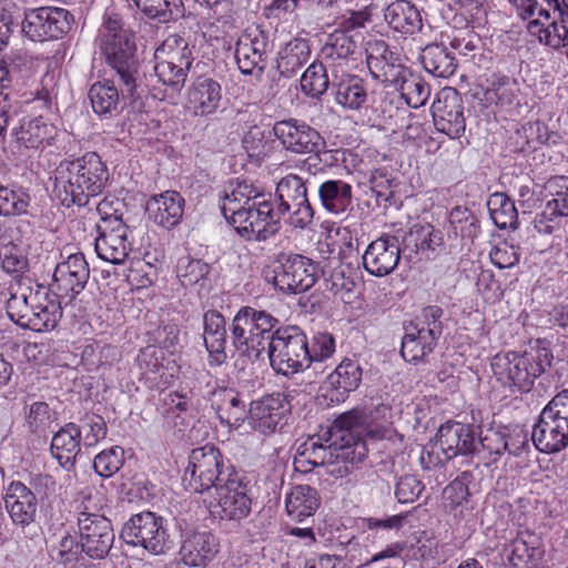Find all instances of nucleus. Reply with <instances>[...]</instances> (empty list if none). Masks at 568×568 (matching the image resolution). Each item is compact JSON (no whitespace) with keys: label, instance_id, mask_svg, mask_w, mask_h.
<instances>
[{"label":"nucleus","instance_id":"5fc2aeb1","mask_svg":"<svg viewBox=\"0 0 568 568\" xmlns=\"http://www.w3.org/2000/svg\"><path fill=\"white\" fill-rule=\"evenodd\" d=\"M52 128L42 118H36L23 122L14 135L18 142L28 149H38L51 138Z\"/></svg>","mask_w":568,"mask_h":568},{"label":"nucleus","instance_id":"09e8293b","mask_svg":"<svg viewBox=\"0 0 568 568\" xmlns=\"http://www.w3.org/2000/svg\"><path fill=\"white\" fill-rule=\"evenodd\" d=\"M88 95L97 114L111 115L118 110L120 93L119 89L111 81L93 83Z\"/></svg>","mask_w":568,"mask_h":568},{"label":"nucleus","instance_id":"338daca9","mask_svg":"<svg viewBox=\"0 0 568 568\" xmlns=\"http://www.w3.org/2000/svg\"><path fill=\"white\" fill-rule=\"evenodd\" d=\"M154 72L163 84L180 90L185 83L189 70L180 71V68L173 62L156 60Z\"/></svg>","mask_w":568,"mask_h":568},{"label":"nucleus","instance_id":"79ce46f5","mask_svg":"<svg viewBox=\"0 0 568 568\" xmlns=\"http://www.w3.org/2000/svg\"><path fill=\"white\" fill-rule=\"evenodd\" d=\"M189 41L179 34H170L155 51V60L173 62L182 70H190L194 57Z\"/></svg>","mask_w":568,"mask_h":568},{"label":"nucleus","instance_id":"c03bdc74","mask_svg":"<svg viewBox=\"0 0 568 568\" xmlns=\"http://www.w3.org/2000/svg\"><path fill=\"white\" fill-rule=\"evenodd\" d=\"M363 371L361 365L351 358L343 359L327 377V383L337 390L341 396L355 390L362 382Z\"/></svg>","mask_w":568,"mask_h":568},{"label":"nucleus","instance_id":"7c9ffc66","mask_svg":"<svg viewBox=\"0 0 568 568\" xmlns=\"http://www.w3.org/2000/svg\"><path fill=\"white\" fill-rule=\"evenodd\" d=\"M527 29L531 36H537L540 42L554 49L568 45V13L565 10L556 12L550 22L540 20V17L530 20Z\"/></svg>","mask_w":568,"mask_h":568},{"label":"nucleus","instance_id":"a878e982","mask_svg":"<svg viewBox=\"0 0 568 568\" xmlns=\"http://www.w3.org/2000/svg\"><path fill=\"white\" fill-rule=\"evenodd\" d=\"M544 555L534 535L520 534L503 550L505 568H535Z\"/></svg>","mask_w":568,"mask_h":568},{"label":"nucleus","instance_id":"0e129e2a","mask_svg":"<svg viewBox=\"0 0 568 568\" xmlns=\"http://www.w3.org/2000/svg\"><path fill=\"white\" fill-rule=\"evenodd\" d=\"M449 221L456 235L474 237L477 234V219L468 209L455 207L450 212Z\"/></svg>","mask_w":568,"mask_h":568},{"label":"nucleus","instance_id":"c756f323","mask_svg":"<svg viewBox=\"0 0 568 568\" xmlns=\"http://www.w3.org/2000/svg\"><path fill=\"white\" fill-rule=\"evenodd\" d=\"M203 325V339L210 354V363L221 365L227 357L225 320L217 311L210 310L204 313Z\"/></svg>","mask_w":568,"mask_h":568},{"label":"nucleus","instance_id":"ea45409f","mask_svg":"<svg viewBox=\"0 0 568 568\" xmlns=\"http://www.w3.org/2000/svg\"><path fill=\"white\" fill-rule=\"evenodd\" d=\"M333 84L336 103L346 110H359L368 99L365 82L357 75L347 74Z\"/></svg>","mask_w":568,"mask_h":568},{"label":"nucleus","instance_id":"9d476101","mask_svg":"<svg viewBox=\"0 0 568 568\" xmlns=\"http://www.w3.org/2000/svg\"><path fill=\"white\" fill-rule=\"evenodd\" d=\"M214 490L209 501L210 513L214 517L240 520L250 514L252 500L247 495V485L237 471H229L226 479L216 485Z\"/></svg>","mask_w":568,"mask_h":568},{"label":"nucleus","instance_id":"ddd939ff","mask_svg":"<svg viewBox=\"0 0 568 568\" xmlns=\"http://www.w3.org/2000/svg\"><path fill=\"white\" fill-rule=\"evenodd\" d=\"M274 135L277 138L282 146L295 154H321L326 155V142L317 130L307 123L287 119L276 121L273 125Z\"/></svg>","mask_w":568,"mask_h":568},{"label":"nucleus","instance_id":"6e6d98bb","mask_svg":"<svg viewBox=\"0 0 568 568\" xmlns=\"http://www.w3.org/2000/svg\"><path fill=\"white\" fill-rule=\"evenodd\" d=\"M405 240L414 243L417 251H432L440 247L444 243L443 233L430 224H415Z\"/></svg>","mask_w":568,"mask_h":568},{"label":"nucleus","instance_id":"a18cd8bd","mask_svg":"<svg viewBox=\"0 0 568 568\" xmlns=\"http://www.w3.org/2000/svg\"><path fill=\"white\" fill-rule=\"evenodd\" d=\"M329 67L323 59L316 60L308 65L301 77L302 92L313 99H320L329 88Z\"/></svg>","mask_w":568,"mask_h":568},{"label":"nucleus","instance_id":"37998d69","mask_svg":"<svg viewBox=\"0 0 568 568\" xmlns=\"http://www.w3.org/2000/svg\"><path fill=\"white\" fill-rule=\"evenodd\" d=\"M420 59L425 70L438 78H449L457 69L456 58L440 44L427 45Z\"/></svg>","mask_w":568,"mask_h":568},{"label":"nucleus","instance_id":"6e6552de","mask_svg":"<svg viewBox=\"0 0 568 568\" xmlns=\"http://www.w3.org/2000/svg\"><path fill=\"white\" fill-rule=\"evenodd\" d=\"M232 470L234 469L230 466L225 467L220 449L206 444L192 449L182 483L189 491L203 493L215 488L226 479L227 473Z\"/></svg>","mask_w":568,"mask_h":568},{"label":"nucleus","instance_id":"a211bd4d","mask_svg":"<svg viewBox=\"0 0 568 568\" xmlns=\"http://www.w3.org/2000/svg\"><path fill=\"white\" fill-rule=\"evenodd\" d=\"M463 110V101L456 90H442L432 105L436 129L452 139L459 138L466 129Z\"/></svg>","mask_w":568,"mask_h":568},{"label":"nucleus","instance_id":"13d9d810","mask_svg":"<svg viewBox=\"0 0 568 568\" xmlns=\"http://www.w3.org/2000/svg\"><path fill=\"white\" fill-rule=\"evenodd\" d=\"M81 430V440L85 447H93L103 440L108 433L106 423L102 416L88 414L77 424Z\"/></svg>","mask_w":568,"mask_h":568},{"label":"nucleus","instance_id":"20e7f679","mask_svg":"<svg viewBox=\"0 0 568 568\" xmlns=\"http://www.w3.org/2000/svg\"><path fill=\"white\" fill-rule=\"evenodd\" d=\"M100 49L120 78L122 94L134 99L139 80L135 42L132 33L122 28L118 17H108L104 21Z\"/></svg>","mask_w":568,"mask_h":568},{"label":"nucleus","instance_id":"412c9836","mask_svg":"<svg viewBox=\"0 0 568 568\" xmlns=\"http://www.w3.org/2000/svg\"><path fill=\"white\" fill-rule=\"evenodd\" d=\"M399 260L397 237L384 235L367 246L363 255V266L371 275L383 277L396 268Z\"/></svg>","mask_w":568,"mask_h":568},{"label":"nucleus","instance_id":"bf43d9fd","mask_svg":"<svg viewBox=\"0 0 568 568\" xmlns=\"http://www.w3.org/2000/svg\"><path fill=\"white\" fill-rule=\"evenodd\" d=\"M53 422V413L44 402H34L26 410V425L33 434H44Z\"/></svg>","mask_w":568,"mask_h":568},{"label":"nucleus","instance_id":"680f3d73","mask_svg":"<svg viewBox=\"0 0 568 568\" xmlns=\"http://www.w3.org/2000/svg\"><path fill=\"white\" fill-rule=\"evenodd\" d=\"M210 272V266L202 260L182 257L176 266L178 277L183 286H191L203 280Z\"/></svg>","mask_w":568,"mask_h":568},{"label":"nucleus","instance_id":"f704fd0d","mask_svg":"<svg viewBox=\"0 0 568 568\" xmlns=\"http://www.w3.org/2000/svg\"><path fill=\"white\" fill-rule=\"evenodd\" d=\"M321 504L318 491L310 485L294 486L285 498L287 515L296 521H303L315 514Z\"/></svg>","mask_w":568,"mask_h":568},{"label":"nucleus","instance_id":"8fccbe9b","mask_svg":"<svg viewBox=\"0 0 568 568\" xmlns=\"http://www.w3.org/2000/svg\"><path fill=\"white\" fill-rule=\"evenodd\" d=\"M487 206L494 224L500 229H516L518 225V213L515 203L504 193L493 194Z\"/></svg>","mask_w":568,"mask_h":568},{"label":"nucleus","instance_id":"49530a36","mask_svg":"<svg viewBox=\"0 0 568 568\" xmlns=\"http://www.w3.org/2000/svg\"><path fill=\"white\" fill-rule=\"evenodd\" d=\"M336 440H332L328 445H323L320 437H310L297 448V456L294 464L297 467L308 464L311 466H322L326 463H332L333 452L336 449Z\"/></svg>","mask_w":568,"mask_h":568},{"label":"nucleus","instance_id":"3c124183","mask_svg":"<svg viewBox=\"0 0 568 568\" xmlns=\"http://www.w3.org/2000/svg\"><path fill=\"white\" fill-rule=\"evenodd\" d=\"M365 424V416L361 409H352L341 414L329 429L328 440L359 439V433Z\"/></svg>","mask_w":568,"mask_h":568},{"label":"nucleus","instance_id":"4468645a","mask_svg":"<svg viewBox=\"0 0 568 568\" xmlns=\"http://www.w3.org/2000/svg\"><path fill=\"white\" fill-rule=\"evenodd\" d=\"M121 538L126 544L143 547L151 554H162L166 539L163 519L151 511L133 515L124 524Z\"/></svg>","mask_w":568,"mask_h":568},{"label":"nucleus","instance_id":"39448f33","mask_svg":"<svg viewBox=\"0 0 568 568\" xmlns=\"http://www.w3.org/2000/svg\"><path fill=\"white\" fill-rule=\"evenodd\" d=\"M277 324L278 321L270 313L244 306L232 321V343L247 357L258 359L274 337Z\"/></svg>","mask_w":568,"mask_h":568},{"label":"nucleus","instance_id":"f03ea898","mask_svg":"<svg viewBox=\"0 0 568 568\" xmlns=\"http://www.w3.org/2000/svg\"><path fill=\"white\" fill-rule=\"evenodd\" d=\"M6 308L12 322L34 332L53 329L62 316V307L57 295L51 294L50 290L42 285L10 286Z\"/></svg>","mask_w":568,"mask_h":568},{"label":"nucleus","instance_id":"393cba45","mask_svg":"<svg viewBox=\"0 0 568 568\" xmlns=\"http://www.w3.org/2000/svg\"><path fill=\"white\" fill-rule=\"evenodd\" d=\"M221 99L219 82L199 77L187 90L186 106L195 116H207L217 110Z\"/></svg>","mask_w":568,"mask_h":568},{"label":"nucleus","instance_id":"6ab92c4d","mask_svg":"<svg viewBox=\"0 0 568 568\" xmlns=\"http://www.w3.org/2000/svg\"><path fill=\"white\" fill-rule=\"evenodd\" d=\"M267 44V34L258 28H248L239 37L235 60L243 74H261L264 71Z\"/></svg>","mask_w":568,"mask_h":568},{"label":"nucleus","instance_id":"603ef678","mask_svg":"<svg viewBox=\"0 0 568 568\" xmlns=\"http://www.w3.org/2000/svg\"><path fill=\"white\" fill-rule=\"evenodd\" d=\"M469 478L470 474L465 471L447 485L443 491L444 506L448 511L454 513L455 517L464 516L469 497Z\"/></svg>","mask_w":568,"mask_h":568},{"label":"nucleus","instance_id":"4c0bfd02","mask_svg":"<svg viewBox=\"0 0 568 568\" xmlns=\"http://www.w3.org/2000/svg\"><path fill=\"white\" fill-rule=\"evenodd\" d=\"M311 58V47L307 40L295 38L288 41L278 51L276 69L281 75L292 77Z\"/></svg>","mask_w":568,"mask_h":568},{"label":"nucleus","instance_id":"bb28decb","mask_svg":"<svg viewBox=\"0 0 568 568\" xmlns=\"http://www.w3.org/2000/svg\"><path fill=\"white\" fill-rule=\"evenodd\" d=\"M366 63L371 74L384 83L394 81L403 67L384 40H369L365 45Z\"/></svg>","mask_w":568,"mask_h":568},{"label":"nucleus","instance_id":"cd10ccee","mask_svg":"<svg viewBox=\"0 0 568 568\" xmlns=\"http://www.w3.org/2000/svg\"><path fill=\"white\" fill-rule=\"evenodd\" d=\"M216 538L209 531H194L189 535L180 554L186 566L203 568L217 552Z\"/></svg>","mask_w":568,"mask_h":568},{"label":"nucleus","instance_id":"052dcab7","mask_svg":"<svg viewBox=\"0 0 568 568\" xmlns=\"http://www.w3.org/2000/svg\"><path fill=\"white\" fill-rule=\"evenodd\" d=\"M123 463L124 449L120 446H113L94 457L93 468L99 476L109 478L120 470Z\"/></svg>","mask_w":568,"mask_h":568},{"label":"nucleus","instance_id":"72a5a7b5","mask_svg":"<svg viewBox=\"0 0 568 568\" xmlns=\"http://www.w3.org/2000/svg\"><path fill=\"white\" fill-rule=\"evenodd\" d=\"M384 20L393 30L403 34H415L423 28L422 14L409 1H395L388 4Z\"/></svg>","mask_w":568,"mask_h":568},{"label":"nucleus","instance_id":"7ed1b4c3","mask_svg":"<svg viewBox=\"0 0 568 568\" xmlns=\"http://www.w3.org/2000/svg\"><path fill=\"white\" fill-rule=\"evenodd\" d=\"M554 355L548 343L538 339L525 352L496 354L490 363L496 379L510 389L529 392L535 381L551 366Z\"/></svg>","mask_w":568,"mask_h":568},{"label":"nucleus","instance_id":"2f4dec72","mask_svg":"<svg viewBox=\"0 0 568 568\" xmlns=\"http://www.w3.org/2000/svg\"><path fill=\"white\" fill-rule=\"evenodd\" d=\"M81 430L77 424L68 423L53 435L51 453L63 468L71 469L81 450Z\"/></svg>","mask_w":568,"mask_h":568},{"label":"nucleus","instance_id":"c9c22d12","mask_svg":"<svg viewBox=\"0 0 568 568\" xmlns=\"http://www.w3.org/2000/svg\"><path fill=\"white\" fill-rule=\"evenodd\" d=\"M229 191H225L222 197L221 211L225 220L231 224L236 215L246 210L252 202H255L262 195L258 191L246 182L230 183Z\"/></svg>","mask_w":568,"mask_h":568},{"label":"nucleus","instance_id":"a19ab883","mask_svg":"<svg viewBox=\"0 0 568 568\" xmlns=\"http://www.w3.org/2000/svg\"><path fill=\"white\" fill-rule=\"evenodd\" d=\"M318 197L328 212L344 213L352 205V186L343 180H326L318 186Z\"/></svg>","mask_w":568,"mask_h":568},{"label":"nucleus","instance_id":"f257e3e1","mask_svg":"<svg viewBox=\"0 0 568 568\" xmlns=\"http://www.w3.org/2000/svg\"><path fill=\"white\" fill-rule=\"evenodd\" d=\"M54 173L55 195L67 207L88 205L90 199L102 194L109 182V170L95 152L61 161Z\"/></svg>","mask_w":568,"mask_h":568},{"label":"nucleus","instance_id":"e2e57ef3","mask_svg":"<svg viewBox=\"0 0 568 568\" xmlns=\"http://www.w3.org/2000/svg\"><path fill=\"white\" fill-rule=\"evenodd\" d=\"M276 195L280 200L278 204L287 205V203L298 202L303 197H307V190L300 176L290 174L277 183Z\"/></svg>","mask_w":568,"mask_h":568},{"label":"nucleus","instance_id":"f3484780","mask_svg":"<svg viewBox=\"0 0 568 568\" xmlns=\"http://www.w3.org/2000/svg\"><path fill=\"white\" fill-rule=\"evenodd\" d=\"M281 270L273 277L274 286L291 294L310 290L316 282V266L312 260L300 254L281 255Z\"/></svg>","mask_w":568,"mask_h":568},{"label":"nucleus","instance_id":"423d86ee","mask_svg":"<svg viewBox=\"0 0 568 568\" xmlns=\"http://www.w3.org/2000/svg\"><path fill=\"white\" fill-rule=\"evenodd\" d=\"M266 351L277 374L292 376L310 366L307 337L297 326L275 329Z\"/></svg>","mask_w":568,"mask_h":568},{"label":"nucleus","instance_id":"473e14b6","mask_svg":"<svg viewBox=\"0 0 568 568\" xmlns=\"http://www.w3.org/2000/svg\"><path fill=\"white\" fill-rule=\"evenodd\" d=\"M394 78L396 80L388 81L387 84L393 85L400 93L408 106L417 109L427 102L430 88L420 75L403 65Z\"/></svg>","mask_w":568,"mask_h":568},{"label":"nucleus","instance_id":"4d7b16f0","mask_svg":"<svg viewBox=\"0 0 568 568\" xmlns=\"http://www.w3.org/2000/svg\"><path fill=\"white\" fill-rule=\"evenodd\" d=\"M275 212L278 213V222L282 216L288 214V223L294 227L304 229L312 223L314 217L313 207L310 204L308 197H303L302 201L292 203L278 204Z\"/></svg>","mask_w":568,"mask_h":568},{"label":"nucleus","instance_id":"e433bc0d","mask_svg":"<svg viewBox=\"0 0 568 568\" xmlns=\"http://www.w3.org/2000/svg\"><path fill=\"white\" fill-rule=\"evenodd\" d=\"M358 47L353 36L347 31L335 30L327 37L321 49L320 57L329 67H341L357 51Z\"/></svg>","mask_w":568,"mask_h":568},{"label":"nucleus","instance_id":"0eeeda50","mask_svg":"<svg viewBox=\"0 0 568 568\" xmlns=\"http://www.w3.org/2000/svg\"><path fill=\"white\" fill-rule=\"evenodd\" d=\"M541 453H558L568 446V389L557 394L541 410L531 433Z\"/></svg>","mask_w":568,"mask_h":568},{"label":"nucleus","instance_id":"58836bf2","mask_svg":"<svg viewBox=\"0 0 568 568\" xmlns=\"http://www.w3.org/2000/svg\"><path fill=\"white\" fill-rule=\"evenodd\" d=\"M212 406L219 418L229 425L237 424L246 416L244 402L233 388L221 387L212 392Z\"/></svg>","mask_w":568,"mask_h":568},{"label":"nucleus","instance_id":"1a4fd4ad","mask_svg":"<svg viewBox=\"0 0 568 568\" xmlns=\"http://www.w3.org/2000/svg\"><path fill=\"white\" fill-rule=\"evenodd\" d=\"M110 206L111 202L108 200L101 201L97 206L101 222L97 225L95 252L103 261L122 264L132 250V243L128 240V225L116 214L118 210L109 212Z\"/></svg>","mask_w":568,"mask_h":568},{"label":"nucleus","instance_id":"774afa93","mask_svg":"<svg viewBox=\"0 0 568 568\" xmlns=\"http://www.w3.org/2000/svg\"><path fill=\"white\" fill-rule=\"evenodd\" d=\"M369 183L371 190L375 194L378 203L382 201L389 202L393 199L394 179L386 170L377 169L373 171Z\"/></svg>","mask_w":568,"mask_h":568},{"label":"nucleus","instance_id":"dca6fc26","mask_svg":"<svg viewBox=\"0 0 568 568\" xmlns=\"http://www.w3.org/2000/svg\"><path fill=\"white\" fill-rule=\"evenodd\" d=\"M291 413V403L283 393H273L253 400L248 409V422L253 429L270 435L281 430Z\"/></svg>","mask_w":568,"mask_h":568},{"label":"nucleus","instance_id":"69168bd1","mask_svg":"<svg viewBox=\"0 0 568 568\" xmlns=\"http://www.w3.org/2000/svg\"><path fill=\"white\" fill-rule=\"evenodd\" d=\"M310 365L323 363L329 359L335 353V338L329 333H317L308 345Z\"/></svg>","mask_w":568,"mask_h":568},{"label":"nucleus","instance_id":"b1692460","mask_svg":"<svg viewBox=\"0 0 568 568\" xmlns=\"http://www.w3.org/2000/svg\"><path fill=\"white\" fill-rule=\"evenodd\" d=\"M400 354L406 362L417 364L430 354L438 339V331L426 329L419 323H408L404 326Z\"/></svg>","mask_w":568,"mask_h":568},{"label":"nucleus","instance_id":"864d4df0","mask_svg":"<svg viewBox=\"0 0 568 568\" xmlns=\"http://www.w3.org/2000/svg\"><path fill=\"white\" fill-rule=\"evenodd\" d=\"M517 91L516 80L506 75H496L484 91L483 101L486 105H510L517 99Z\"/></svg>","mask_w":568,"mask_h":568},{"label":"nucleus","instance_id":"5701e85b","mask_svg":"<svg viewBox=\"0 0 568 568\" xmlns=\"http://www.w3.org/2000/svg\"><path fill=\"white\" fill-rule=\"evenodd\" d=\"M4 507L17 526L27 527L36 520V494L21 481H11L3 493Z\"/></svg>","mask_w":568,"mask_h":568},{"label":"nucleus","instance_id":"de8ad7c7","mask_svg":"<svg viewBox=\"0 0 568 568\" xmlns=\"http://www.w3.org/2000/svg\"><path fill=\"white\" fill-rule=\"evenodd\" d=\"M134 6L149 19L166 23L184 16L182 0H136Z\"/></svg>","mask_w":568,"mask_h":568},{"label":"nucleus","instance_id":"9b49d317","mask_svg":"<svg viewBox=\"0 0 568 568\" xmlns=\"http://www.w3.org/2000/svg\"><path fill=\"white\" fill-rule=\"evenodd\" d=\"M246 241H266L278 232V213L274 204L263 197L252 202L230 224Z\"/></svg>","mask_w":568,"mask_h":568},{"label":"nucleus","instance_id":"4be33fe9","mask_svg":"<svg viewBox=\"0 0 568 568\" xmlns=\"http://www.w3.org/2000/svg\"><path fill=\"white\" fill-rule=\"evenodd\" d=\"M436 437L437 444L448 459L474 454L477 447L474 426L459 422L445 423L439 427Z\"/></svg>","mask_w":568,"mask_h":568},{"label":"nucleus","instance_id":"2eb2a0df","mask_svg":"<svg viewBox=\"0 0 568 568\" xmlns=\"http://www.w3.org/2000/svg\"><path fill=\"white\" fill-rule=\"evenodd\" d=\"M78 527L82 551L89 557L102 559L110 552L114 542V531L111 521L104 515L92 513L85 506L84 511L78 517Z\"/></svg>","mask_w":568,"mask_h":568},{"label":"nucleus","instance_id":"c85d7f7f","mask_svg":"<svg viewBox=\"0 0 568 568\" xmlns=\"http://www.w3.org/2000/svg\"><path fill=\"white\" fill-rule=\"evenodd\" d=\"M185 201L176 191H165L154 195L149 202L154 222L166 230L180 224Z\"/></svg>","mask_w":568,"mask_h":568},{"label":"nucleus","instance_id":"aec40b11","mask_svg":"<svg viewBox=\"0 0 568 568\" xmlns=\"http://www.w3.org/2000/svg\"><path fill=\"white\" fill-rule=\"evenodd\" d=\"M90 277L89 264L82 253L71 254L53 272V288L71 300L80 294Z\"/></svg>","mask_w":568,"mask_h":568},{"label":"nucleus","instance_id":"f8f14e48","mask_svg":"<svg viewBox=\"0 0 568 568\" xmlns=\"http://www.w3.org/2000/svg\"><path fill=\"white\" fill-rule=\"evenodd\" d=\"M74 23L73 16L63 8L40 7L26 12L22 30L33 41L63 38Z\"/></svg>","mask_w":568,"mask_h":568}]
</instances>
